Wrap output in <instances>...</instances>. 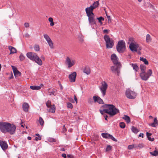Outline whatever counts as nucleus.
Listing matches in <instances>:
<instances>
[{
	"label": "nucleus",
	"mask_w": 158,
	"mask_h": 158,
	"mask_svg": "<svg viewBox=\"0 0 158 158\" xmlns=\"http://www.w3.org/2000/svg\"><path fill=\"white\" fill-rule=\"evenodd\" d=\"M102 107L106 108L103 109L104 112L109 114L110 116H113L120 112L119 110L112 104H106L103 105Z\"/></svg>",
	"instance_id": "obj_1"
},
{
	"label": "nucleus",
	"mask_w": 158,
	"mask_h": 158,
	"mask_svg": "<svg viewBox=\"0 0 158 158\" xmlns=\"http://www.w3.org/2000/svg\"><path fill=\"white\" fill-rule=\"evenodd\" d=\"M27 57L30 60L35 61L40 65H41L42 64V60L37 56L36 54L33 52H28L26 54Z\"/></svg>",
	"instance_id": "obj_2"
},
{
	"label": "nucleus",
	"mask_w": 158,
	"mask_h": 158,
	"mask_svg": "<svg viewBox=\"0 0 158 158\" xmlns=\"http://www.w3.org/2000/svg\"><path fill=\"white\" fill-rule=\"evenodd\" d=\"M117 51L120 53H123L126 49L125 43L123 40L119 41L116 46Z\"/></svg>",
	"instance_id": "obj_3"
},
{
	"label": "nucleus",
	"mask_w": 158,
	"mask_h": 158,
	"mask_svg": "<svg viewBox=\"0 0 158 158\" xmlns=\"http://www.w3.org/2000/svg\"><path fill=\"white\" fill-rule=\"evenodd\" d=\"M152 70L151 69H149L147 73L145 72L140 73V76L142 80L144 81H146L152 75Z\"/></svg>",
	"instance_id": "obj_4"
},
{
	"label": "nucleus",
	"mask_w": 158,
	"mask_h": 158,
	"mask_svg": "<svg viewBox=\"0 0 158 158\" xmlns=\"http://www.w3.org/2000/svg\"><path fill=\"white\" fill-rule=\"evenodd\" d=\"M10 123L6 122H0V129L3 133H6L8 132V127H9Z\"/></svg>",
	"instance_id": "obj_5"
},
{
	"label": "nucleus",
	"mask_w": 158,
	"mask_h": 158,
	"mask_svg": "<svg viewBox=\"0 0 158 158\" xmlns=\"http://www.w3.org/2000/svg\"><path fill=\"white\" fill-rule=\"evenodd\" d=\"M126 95L128 98L134 99L136 98V94L134 91L128 89L126 91Z\"/></svg>",
	"instance_id": "obj_6"
},
{
	"label": "nucleus",
	"mask_w": 158,
	"mask_h": 158,
	"mask_svg": "<svg viewBox=\"0 0 158 158\" xmlns=\"http://www.w3.org/2000/svg\"><path fill=\"white\" fill-rule=\"evenodd\" d=\"M107 87L108 85L106 82L104 81L102 83V86L100 88V89L103 97L106 95V90Z\"/></svg>",
	"instance_id": "obj_7"
},
{
	"label": "nucleus",
	"mask_w": 158,
	"mask_h": 158,
	"mask_svg": "<svg viewBox=\"0 0 158 158\" xmlns=\"http://www.w3.org/2000/svg\"><path fill=\"white\" fill-rule=\"evenodd\" d=\"M121 65L120 64L116 65L114 66H112L110 67V69L111 71L114 73H117L118 75H119L120 73L119 69L120 68Z\"/></svg>",
	"instance_id": "obj_8"
},
{
	"label": "nucleus",
	"mask_w": 158,
	"mask_h": 158,
	"mask_svg": "<svg viewBox=\"0 0 158 158\" xmlns=\"http://www.w3.org/2000/svg\"><path fill=\"white\" fill-rule=\"evenodd\" d=\"M129 47L131 51L136 52L138 48L139 47V45L138 44L135 42V43H130Z\"/></svg>",
	"instance_id": "obj_9"
},
{
	"label": "nucleus",
	"mask_w": 158,
	"mask_h": 158,
	"mask_svg": "<svg viewBox=\"0 0 158 158\" xmlns=\"http://www.w3.org/2000/svg\"><path fill=\"white\" fill-rule=\"evenodd\" d=\"M65 63L68 65L69 68H70L75 64V61L74 60H71L69 57H67L66 59Z\"/></svg>",
	"instance_id": "obj_10"
},
{
	"label": "nucleus",
	"mask_w": 158,
	"mask_h": 158,
	"mask_svg": "<svg viewBox=\"0 0 158 158\" xmlns=\"http://www.w3.org/2000/svg\"><path fill=\"white\" fill-rule=\"evenodd\" d=\"M9 127H8V132H9L10 134L12 135L14 134L16 130V127L13 124H11L10 123Z\"/></svg>",
	"instance_id": "obj_11"
},
{
	"label": "nucleus",
	"mask_w": 158,
	"mask_h": 158,
	"mask_svg": "<svg viewBox=\"0 0 158 158\" xmlns=\"http://www.w3.org/2000/svg\"><path fill=\"white\" fill-rule=\"evenodd\" d=\"M118 58L116 54H113L111 56V60L113 63L115 65L120 64V63L118 61Z\"/></svg>",
	"instance_id": "obj_12"
},
{
	"label": "nucleus",
	"mask_w": 158,
	"mask_h": 158,
	"mask_svg": "<svg viewBox=\"0 0 158 158\" xmlns=\"http://www.w3.org/2000/svg\"><path fill=\"white\" fill-rule=\"evenodd\" d=\"M0 146L3 151H5L8 148V145L5 141L0 140Z\"/></svg>",
	"instance_id": "obj_13"
},
{
	"label": "nucleus",
	"mask_w": 158,
	"mask_h": 158,
	"mask_svg": "<svg viewBox=\"0 0 158 158\" xmlns=\"http://www.w3.org/2000/svg\"><path fill=\"white\" fill-rule=\"evenodd\" d=\"M93 8H91L89 7H87L85 9V11L87 16H94V14L93 13Z\"/></svg>",
	"instance_id": "obj_14"
},
{
	"label": "nucleus",
	"mask_w": 158,
	"mask_h": 158,
	"mask_svg": "<svg viewBox=\"0 0 158 158\" xmlns=\"http://www.w3.org/2000/svg\"><path fill=\"white\" fill-rule=\"evenodd\" d=\"M13 69L14 75L15 77L20 76L21 75V73L19 71L17 68L13 66H11Z\"/></svg>",
	"instance_id": "obj_15"
},
{
	"label": "nucleus",
	"mask_w": 158,
	"mask_h": 158,
	"mask_svg": "<svg viewBox=\"0 0 158 158\" xmlns=\"http://www.w3.org/2000/svg\"><path fill=\"white\" fill-rule=\"evenodd\" d=\"M77 73L76 72H74L71 74L69 75V79L70 82H75L76 77Z\"/></svg>",
	"instance_id": "obj_16"
},
{
	"label": "nucleus",
	"mask_w": 158,
	"mask_h": 158,
	"mask_svg": "<svg viewBox=\"0 0 158 158\" xmlns=\"http://www.w3.org/2000/svg\"><path fill=\"white\" fill-rule=\"evenodd\" d=\"M93 98L94 102H97L100 104H103V101L102 100L99 96H94L93 97Z\"/></svg>",
	"instance_id": "obj_17"
},
{
	"label": "nucleus",
	"mask_w": 158,
	"mask_h": 158,
	"mask_svg": "<svg viewBox=\"0 0 158 158\" xmlns=\"http://www.w3.org/2000/svg\"><path fill=\"white\" fill-rule=\"evenodd\" d=\"M29 105L26 102H24L22 105V108L23 110L25 112H28V111Z\"/></svg>",
	"instance_id": "obj_18"
},
{
	"label": "nucleus",
	"mask_w": 158,
	"mask_h": 158,
	"mask_svg": "<svg viewBox=\"0 0 158 158\" xmlns=\"http://www.w3.org/2000/svg\"><path fill=\"white\" fill-rule=\"evenodd\" d=\"M88 17V20L89 23H91V24H96V20L94 18V16H89Z\"/></svg>",
	"instance_id": "obj_19"
},
{
	"label": "nucleus",
	"mask_w": 158,
	"mask_h": 158,
	"mask_svg": "<svg viewBox=\"0 0 158 158\" xmlns=\"http://www.w3.org/2000/svg\"><path fill=\"white\" fill-rule=\"evenodd\" d=\"M106 46L107 48H111L113 47L114 43L113 40H112L108 43H106Z\"/></svg>",
	"instance_id": "obj_20"
},
{
	"label": "nucleus",
	"mask_w": 158,
	"mask_h": 158,
	"mask_svg": "<svg viewBox=\"0 0 158 158\" xmlns=\"http://www.w3.org/2000/svg\"><path fill=\"white\" fill-rule=\"evenodd\" d=\"M148 125L153 127H156L158 125V121L156 118L154 119V122L151 123H149Z\"/></svg>",
	"instance_id": "obj_21"
},
{
	"label": "nucleus",
	"mask_w": 158,
	"mask_h": 158,
	"mask_svg": "<svg viewBox=\"0 0 158 158\" xmlns=\"http://www.w3.org/2000/svg\"><path fill=\"white\" fill-rule=\"evenodd\" d=\"M48 108H49V109H47L48 112H52V113H54L55 112L56 107L54 105L51 106L50 107H49Z\"/></svg>",
	"instance_id": "obj_22"
},
{
	"label": "nucleus",
	"mask_w": 158,
	"mask_h": 158,
	"mask_svg": "<svg viewBox=\"0 0 158 158\" xmlns=\"http://www.w3.org/2000/svg\"><path fill=\"white\" fill-rule=\"evenodd\" d=\"M8 48L10 51V54L16 53L17 52L16 49L13 47L10 46H9Z\"/></svg>",
	"instance_id": "obj_23"
},
{
	"label": "nucleus",
	"mask_w": 158,
	"mask_h": 158,
	"mask_svg": "<svg viewBox=\"0 0 158 158\" xmlns=\"http://www.w3.org/2000/svg\"><path fill=\"white\" fill-rule=\"evenodd\" d=\"M83 72L87 75L89 74L90 73L89 68L88 66L85 67L83 69Z\"/></svg>",
	"instance_id": "obj_24"
},
{
	"label": "nucleus",
	"mask_w": 158,
	"mask_h": 158,
	"mask_svg": "<svg viewBox=\"0 0 158 158\" xmlns=\"http://www.w3.org/2000/svg\"><path fill=\"white\" fill-rule=\"evenodd\" d=\"M99 2L98 1L94 2L92 6H90L89 7L91 8H93L94 9L98 6L99 5Z\"/></svg>",
	"instance_id": "obj_25"
},
{
	"label": "nucleus",
	"mask_w": 158,
	"mask_h": 158,
	"mask_svg": "<svg viewBox=\"0 0 158 158\" xmlns=\"http://www.w3.org/2000/svg\"><path fill=\"white\" fill-rule=\"evenodd\" d=\"M130 65L132 67L134 70L136 72H137L139 69V68L136 64L132 63Z\"/></svg>",
	"instance_id": "obj_26"
},
{
	"label": "nucleus",
	"mask_w": 158,
	"mask_h": 158,
	"mask_svg": "<svg viewBox=\"0 0 158 158\" xmlns=\"http://www.w3.org/2000/svg\"><path fill=\"white\" fill-rule=\"evenodd\" d=\"M104 39L106 42V43H108V42L112 40V39H111L109 36L107 35H105L104 36Z\"/></svg>",
	"instance_id": "obj_27"
},
{
	"label": "nucleus",
	"mask_w": 158,
	"mask_h": 158,
	"mask_svg": "<svg viewBox=\"0 0 158 158\" xmlns=\"http://www.w3.org/2000/svg\"><path fill=\"white\" fill-rule=\"evenodd\" d=\"M104 39L106 42V43H108V42L112 40V39H111L109 36L107 35H105L104 36Z\"/></svg>",
	"instance_id": "obj_28"
},
{
	"label": "nucleus",
	"mask_w": 158,
	"mask_h": 158,
	"mask_svg": "<svg viewBox=\"0 0 158 158\" xmlns=\"http://www.w3.org/2000/svg\"><path fill=\"white\" fill-rule=\"evenodd\" d=\"M123 118L125 120L127 123L130 122V118L129 116L127 115H124V116L123 117Z\"/></svg>",
	"instance_id": "obj_29"
},
{
	"label": "nucleus",
	"mask_w": 158,
	"mask_h": 158,
	"mask_svg": "<svg viewBox=\"0 0 158 158\" xmlns=\"http://www.w3.org/2000/svg\"><path fill=\"white\" fill-rule=\"evenodd\" d=\"M146 135L148 140L152 141H153L154 140V138H151L150 137V136H151L152 135V133H149L148 132H147Z\"/></svg>",
	"instance_id": "obj_30"
},
{
	"label": "nucleus",
	"mask_w": 158,
	"mask_h": 158,
	"mask_svg": "<svg viewBox=\"0 0 158 158\" xmlns=\"http://www.w3.org/2000/svg\"><path fill=\"white\" fill-rule=\"evenodd\" d=\"M146 66L143 64H141L140 66V69L141 70V72H145V70L146 69Z\"/></svg>",
	"instance_id": "obj_31"
},
{
	"label": "nucleus",
	"mask_w": 158,
	"mask_h": 158,
	"mask_svg": "<svg viewBox=\"0 0 158 158\" xmlns=\"http://www.w3.org/2000/svg\"><path fill=\"white\" fill-rule=\"evenodd\" d=\"M149 153L152 156H158V151L155 150L152 152H150Z\"/></svg>",
	"instance_id": "obj_32"
},
{
	"label": "nucleus",
	"mask_w": 158,
	"mask_h": 158,
	"mask_svg": "<svg viewBox=\"0 0 158 158\" xmlns=\"http://www.w3.org/2000/svg\"><path fill=\"white\" fill-rule=\"evenodd\" d=\"M30 88L32 90H39L41 87L39 86H30Z\"/></svg>",
	"instance_id": "obj_33"
},
{
	"label": "nucleus",
	"mask_w": 158,
	"mask_h": 158,
	"mask_svg": "<svg viewBox=\"0 0 158 158\" xmlns=\"http://www.w3.org/2000/svg\"><path fill=\"white\" fill-rule=\"evenodd\" d=\"M140 60L143 62L145 64L148 65V62L146 58L140 57Z\"/></svg>",
	"instance_id": "obj_34"
},
{
	"label": "nucleus",
	"mask_w": 158,
	"mask_h": 158,
	"mask_svg": "<svg viewBox=\"0 0 158 158\" xmlns=\"http://www.w3.org/2000/svg\"><path fill=\"white\" fill-rule=\"evenodd\" d=\"M101 135L104 138L109 139L110 134L108 133H102Z\"/></svg>",
	"instance_id": "obj_35"
},
{
	"label": "nucleus",
	"mask_w": 158,
	"mask_h": 158,
	"mask_svg": "<svg viewBox=\"0 0 158 158\" xmlns=\"http://www.w3.org/2000/svg\"><path fill=\"white\" fill-rule=\"evenodd\" d=\"M131 130L135 134L137 133L139 131V130L133 126H132Z\"/></svg>",
	"instance_id": "obj_36"
},
{
	"label": "nucleus",
	"mask_w": 158,
	"mask_h": 158,
	"mask_svg": "<svg viewBox=\"0 0 158 158\" xmlns=\"http://www.w3.org/2000/svg\"><path fill=\"white\" fill-rule=\"evenodd\" d=\"M38 121L41 126L44 125V121L43 119L41 117H39V120Z\"/></svg>",
	"instance_id": "obj_37"
},
{
	"label": "nucleus",
	"mask_w": 158,
	"mask_h": 158,
	"mask_svg": "<svg viewBox=\"0 0 158 158\" xmlns=\"http://www.w3.org/2000/svg\"><path fill=\"white\" fill-rule=\"evenodd\" d=\"M152 38L150 35L149 34H148L146 36V41L147 42H149L151 41Z\"/></svg>",
	"instance_id": "obj_38"
},
{
	"label": "nucleus",
	"mask_w": 158,
	"mask_h": 158,
	"mask_svg": "<svg viewBox=\"0 0 158 158\" xmlns=\"http://www.w3.org/2000/svg\"><path fill=\"white\" fill-rule=\"evenodd\" d=\"M48 21L50 22V25L51 26H52L54 25V23L53 22V19L52 17H50L48 18Z\"/></svg>",
	"instance_id": "obj_39"
},
{
	"label": "nucleus",
	"mask_w": 158,
	"mask_h": 158,
	"mask_svg": "<svg viewBox=\"0 0 158 158\" xmlns=\"http://www.w3.org/2000/svg\"><path fill=\"white\" fill-rule=\"evenodd\" d=\"M112 148V147L111 145H107L106 149V151L107 152L110 151L111 150Z\"/></svg>",
	"instance_id": "obj_40"
},
{
	"label": "nucleus",
	"mask_w": 158,
	"mask_h": 158,
	"mask_svg": "<svg viewBox=\"0 0 158 158\" xmlns=\"http://www.w3.org/2000/svg\"><path fill=\"white\" fill-rule=\"evenodd\" d=\"M48 141L50 142H56V139L53 138H49L48 139Z\"/></svg>",
	"instance_id": "obj_41"
},
{
	"label": "nucleus",
	"mask_w": 158,
	"mask_h": 158,
	"mask_svg": "<svg viewBox=\"0 0 158 158\" xmlns=\"http://www.w3.org/2000/svg\"><path fill=\"white\" fill-rule=\"evenodd\" d=\"M119 126L122 128H124L125 126V124L124 122H121L119 123Z\"/></svg>",
	"instance_id": "obj_42"
},
{
	"label": "nucleus",
	"mask_w": 158,
	"mask_h": 158,
	"mask_svg": "<svg viewBox=\"0 0 158 158\" xmlns=\"http://www.w3.org/2000/svg\"><path fill=\"white\" fill-rule=\"evenodd\" d=\"M46 105L48 108H49V107H50L52 105H51V102L50 100H48L46 102Z\"/></svg>",
	"instance_id": "obj_43"
},
{
	"label": "nucleus",
	"mask_w": 158,
	"mask_h": 158,
	"mask_svg": "<svg viewBox=\"0 0 158 158\" xmlns=\"http://www.w3.org/2000/svg\"><path fill=\"white\" fill-rule=\"evenodd\" d=\"M97 19H98V20L99 22L101 24L102 23V20L103 21L104 19V18L103 17H100L97 18Z\"/></svg>",
	"instance_id": "obj_44"
},
{
	"label": "nucleus",
	"mask_w": 158,
	"mask_h": 158,
	"mask_svg": "<svg viewBox=\"0 0 158 158\" xmlns=\"http://www.w3.org/2000/svg\"><path fill=\"white\" fill-rule=\"evenodd\" d=\"M19 58L20 60L21 61L23 60L25 58V56L21 53L19 56Z\"/></svg>",
	"instance_id": "obj_45"
},
{
	"label": "nucleus",
	"mask_w": 158,
	"mask_h": 158,
	"mask_svg": "<svg viewBox=\"0 0 158 158\" xmlns=\"http://www.w3.org/2000/svg\"><path fill=\"white\" fill-rule=\"evenodd\" d=\"M44 36L46 41L50 40L51 39L49 37V36L47 34H44Z\"/></svg>",
	"instance_id": "obj_46"
},
{
	"label": "nucleus",
	"mask_w": 158,
	"mask_h": 158,
	"mask_svg": "<svg viewBox=\"0 0 158 158\" xmlns=\"http://www.w3.org/2000/svg\"><path fill=\"white\" fill-rule=\"evenodd\" d=\"M44 36L46 41L50 40L51 39L49 37V36L47 34H44Z\"/></svg>",
	"instance_id": "obj_47"
},
{
	"label": "nucleus",
	"mask_w": 158,
	"mask_h": 158,
	"mask_svg": "<svg viewBox=\"0 0 158 158\" xmlns=\"http://www.w3.org/2000/svg\"><path fill=\"white\" fill-rule=\"evenodd\" d=\"M40 47L38 45H35L34 46V49L36 51H38L40 50Z\"/></svg>",
	"instance_id": "obj_48"
},
{
	"label": "nucleus",
	"mask_w": 158,
	"mask_h": 158,
	"mask_svg": "<svg viewBox=\"0 0 158 158\" xmlns=\"http://www.w3.org/2000/svg\"><path fill=\"white\" fill-rule=\"evenodd\" d=\"M109 139H111L113 141L115 142H117V140L115 139L112 135H110L109 136Z\"/></svg>",
	"instance_id": "obj_49"
},
{
	"label": "nucleus",
	"mask_w": 158,
	"mask_h": 158,
	"mask_svg": "<svg viewBox=\"0 0 158 158\" xmlns=\"http://www.w3.org/2000/svg\"><path fill=\"white\" fill-rule=\"evenodd\" d=\"M67 105L68 108L71 109L73 108V105L70 102H68L67 103Z\"/></svg>",
	"instance_id": "obj_50"
},
{
	"label": "nucleus",
	"mask_w": 158,
	"mask_h": 158,
	"mask_svg": "<svg viewBox=\"0 0 158 158\" xmlns=\"http://www.w3.org/2000/svg\"><path fill=\"white\" fill-rule=\"evenodd\" d=\"M48 44L51 48H53V43L52 40L50 41V42H49V43Z\"/></svg>",
	"instance_id": "obj_51"
},
{
	"label": "nucleus",
	"mask_w": 158,
	"mask_h": 158,
	"mask_svg": "<svg viewBox=\"0 0 158 158\" xmlns=\"http://www.w3.org/2000/svg\"><path fill=\"white\" fill-rule=\"evenodd\" d=\"M129 42H128V44H130V42L131 43H134V38L132 37L130 38L129 39Z\"/></svg>",
	"instance_id": "obj_52"
},
{
	"label": "nucleus",
	"mask_w": 158,
	"mask_h": 158,
	"mask_svg": "<svg viewBox=\"0 0 158 158\" xmlns=\"http://www.w3.org/2000/svg\"><path fill=\"white\" fill-rule=\"evenodd\" d=\"M133 148H134V145L133 144L129 145L128 146V148L129 149L131 150V149H132Z\"/></svg>",
	"instance_id": "obj_53"
},
{
	"label": "nucleus",
	"mask_w": 158,
	"mask_h": 158,
	"mask_svg": "<svg viewBox=\"0 0 158 158\" xmlns=\"http://www.w3.org/2000/svg\"><path fill=\"white\" fill-rule=\"evenodd\" d=\"M109 31H110L107 29H105L103 31V32L104 34H108L109 33Z\"/></svg>",
	"instance_id": "obj_54"
},
{
	"label": "nucleus",
	"mask_w": 158,
	"mask_h": 158,
	"mask_svg": "<svg viewBox=\"0 0 158 158\" xmlns=\"http://www.w3.org/2000/svg\"><path fill=\"white\" fill-rule=\"evenodd\" d=\"M67 131V129L65 127V126L64 125L63 126V128L62 130V132H65V131Z\"/></svg>",
	"instance_id": "obj_55"
},
{
	"label": "nucleus",
	"mask_w": 158,
	"mask_h": 158,
	"mask_svg": "<svg viewBox=\"0 0 158 158\" xmlns=\"http://www.w3.org/2000/svg\"><path fill=\"white\" fill-rule=\"evenodd\" d=\"M68 100L70 102L72 103H74V102L73 99L72 98H69Z\"/></svg>",
	"instance_id": "obj_56"
},
{
	"label": "nucleus",
	"mask_w": 158,
	"mask_h": 158,
	"mask_svg": "<svg viewBox=\"0 0 158 158\" xmlns=\"http://www.w3.org/2000/svg\"><path fill=\"white\" fill-rule=\"evenodd\" d=\"M67 156L68 158H74L73 156L72 155H71L70 154L67 155Z\"/></svg>",
	"instance_id": "obj_57"
},
{
	"label": "nucleus",
	"mask_w": 158,
	"mask_h": 158,
	"mask_svg": "<svg viewBox=\"0 0 158 158\" xmlns=\"http://www.w3.org/2000/svg\"><path fill=\"white\" fill-rule=\"evenodd\" d=\"M24 26L26 27H28L29 26V24L28 23H24Z\"/></svg>",
	"instance_id": "obj_58"
},
{
	"label": "nucleus",
	"mask_w": 158,
	"mask_h": 158,
	"mask_svg": "<svg viewBox=\"0 0 158 158\" xmlns=\"http://www.w3.org/2000/svg\"><path fill=\"white\" fill-rule=\"evenodd\" d=\"M74 100L77 103V99L75 95H74Z\"/></svg>",
	"instance_id": "obj_59"
},
{
	"label": "nucleus",
	"mask_w": 158,
	"mask_h": 158,
	"mask_svg": "<svg viewBox=\"0 0 158 158\" xmlns=\"http://www.w3.org/2000/svg\"><path fill=\"white\" fill-rule=\"evenodd\" d=\"M138 147H139L140 148H142L143 147V145L142 144H139V145H138Z\"/></svg>",
	"instance_id": "obj_60"
},
{
	"label": "nucleus",
	"mask_w": 158,
	"mask_h": 158,
	"mask_svg": "<svg viewBox=\"0 0 158 158\" xmlns=\"http://www.w3.org/2000/svg\"><path fill=\"white\" fill-rule=\"evenodd\" d=\"M41 137H39V138H38L37 137H36L35 139V140H37L38 139L39 140H41Z\"/></svg>",
	"instance_id": "obj_61"
},
{
	"label": "nucleus",
	"mask_w": 158,
	"mask_h": 158,
	"mask_svg": "<svg viewBox=\"0 0 158 158\" xmlns=\"http://www.w3.org/2000/svg\"><path fill=\"white\" fill-rule=\"evenodd\" d=\"M62 156L64 158H66V156L65 154L63 153L62 154Z\"/></svg>",
	"instance_id": "obj_62"
},
{
	"label": "nucleus",
	"mask_w": 158,
	"mask_h": 158,
	"mask_svg": "<svg viewBox=\"0 0 158 158\" xmlns=\"http://www.w3.org/2000/svg\"><path fill=\"white\" fill-rule=\"evenodd\" d=\"M55 93V92L54 91H53L52 92H49V95H51L52 94L54 95V93Z\"/></svg>",
	"instance_id": "obj_63"
},
{
	"label": "nucleus",
	"mask_w": 158,
	"mask_h": 158,
	"mask_svg": "<svg viewBox=\"0 0 158 158\" xmlns=\"http://www.w3.org/2000/svg\"><path fill=\"white\" fill-rule=\"evenodd\" d=\"M139 137H141L142 138L143 137V133H140L139 135Z\"/></svg>",
	"instance_id": "obj_64"
}]
</instances>
